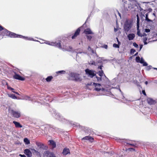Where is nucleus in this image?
<instances>
[{"instance_id":"obj_6","label":"nucleus","mask_w":157,"mask_h":157,"mask_svg":"<svg viewBox=\"0 0 157 157\" xmlns=\"http://www.w3.org/2000/svg\"><path fill=\"white\" fill-rule=\"evenodd\" d=\"M44 43L48 44L50 45L54 46L58 48V47H60V41L57 42L56 41L55 42H50L49 41H46Z\"/></svg>"},{"instance_id":"obj_40","label":"nucleus","mask_w":157,"mask_h":157,"mask_svg":"<svg viewBox=\"0 0 157 157\" xmlns=\"http://www.w3.org/2000/svg\"><path fill=\"white\" fill-rule=\"evenodd\" d=\"M88 50L89 51H91L92 53H94L93 50L90 48V46H89L88 48Z\"/></svg>"},{"instance_id":"obj_14","label":"nucleus","mask_w":157,"mask_h":157,"mask_svg":"<svg viewBox=\"0 0 157 157\" xmlns=\"http://www.w3.org/2000/svg\"><path fill=\"white\" fill-rule=\"evenodd\" d=\"M80 31V28H78L75 32L74 34L72 36V39H74L79 34Z\"/></svg>"},{"instance_id":"obj_9","label":"nucleus","mask_w":157,"mask_h":157,"mask_svg":"<svg viewBox=\"0 0 157 157\" xmlns=\"http://www.w3.org/2000/svg\"><path fill=\"white\" fill-rule=\"evenodd\" d=\"M24 154L27 157H31L32 156V151L30 149H26L24 150Z\"/></svg>"},{"instance_id":"obj_23","label":"nucleus","mask_w":157,"mask_h":157,"mask_svg":"<svg viewBox=\"0 0 157 157\" xmlns=\"http://www.w3.org/2000/svg\"><path fill=\"white\" fill-rule=\"evenodd\" d=\"M66 71L64 70H61L59 71H58L56 72V74L58 75H62V74H64L65 73H66Z\"/></svg>"},{"instance_id":"obj_19","label":"nucleus","mask_w":157,"mask_h":157,"mask_svg":"<svg viewBox=\"0 0 157 157\" xmlns=\"http://www.w3.org/2000/svg\"><path fill=\"white\" fill-rule=\"evenodd\" d=\"M31 150L32 151V153H33V155H40V153L34 149H31Z\"/></svg>"},{"instance_id":"obj_47","label":"nucleus","mask_w":157,"mask_h":157,"mask_svg":"<svg viewBox=\"0 0 157 157\" xmlns=\"http://www.w3.org/2000/svg\"><path fill=\"white\" fill-rule=\"evenodd\" d=\"M150 31V30L149 29H145V32L146 33H149Z\"/></svg>"},{"instance_id":"obj_63","label":"nucleus","mask_w":157,"mask_h":157,"mask_svg":"<svg viewBox=\"0 0 157 157\" xmlns=\"http://www.w3.org/2000/svg\"><path fill=\"white\" fill-rule=\"evenodd\" d=\"M117 41L118 44H120L121 43H120V42L118 40L117 38Z\"/></svg>"},{"instance_id":"obj_27","label":"nucleus","mask_w":157,"mask_h":157,"mask_svg":"<svg viewBox=\"0 0 157 157\" xmlns=\"http://www.w3.org/2000/svg\"><path fill=\"white\" fill-rule=\"evenodd\" d=\"M89 64L91 65H94L96 66L97 65V63L95 62L94 61L91 60L89 62Z\"/></svg>"},{"instance_id":"obj_31","label":"nucleus","mask_w":157,"mask_h":157,"mask_svg":"<svg viewBox=\"0 0 157 157\" xmlns=\"http://www.w3.org/2000/svg\"><path fill=\"white\" fill-rule=\"evenodd\" d=\"M147 38V37H145L143 39V42L144 44L146 45L147 44V43L146 42Z\"/></svg>"},{"instance_id":"obj_13","label":"nucleus","mask_w":157,"mask_h":157,"mask_svg":"<svg viewBox=\"0 0 157 157\" xmlns=\"http://www.w3.org/2000/svg\"><path fill=\"white\" fill-rule=\"evenodd\" d=\"M147 101V103L150 105L154 104L155 103V101L151 98H148Z\"/></svg>"},{"instance_id":"obj_22","label":"nucleus","mask_w":157,"mask_h":157,"mask_svg":"<svg viewBox=\"0 0 157 157\" xmlns=\"http://www.w3.org/2000/svg\"><path fill=\"white\" fill-rule=\"evenodd\" d=\"M49 142L50 144L52 146V147L54 148L56 147V144L53 140H49Z\"/></svg>"},{"instance_id":"obj_29","label":"nucleus","mask_w":157,"mask_h":157,"mask_svg":"<svg viewBox=\"0 0 157 157\" xmlns=\"http://www.w3.org/2000/svg\"><path fill=\"white\" fill-rule=\"evenodd\" d=\"M137 17V26H139V25L140 19L138 14L136 15Z\"/></svg>"},{"instance_id":"obj_3","label":"nucleus","mask_w":157,"mask_h":157,"mask_svg":"<svg viewBox=\"0 0 157 157\" xmlns=\"http://www.w3.org/2000/svg\"><path fill=\"white\" fill-rule=\"evenodd\" d=\"M85 72L88 76L91 78H92L93 77L96 75L95 71L94 70L87 68L85 70Z\"/></svg>"},{"instance_id":"obj_46","label":"nucleus","mask_w":157,"mask_h":157,"mask_svg":"<svg viewBox=\"0 0 157 157\" xmlns=\"http://www.w3.org/2000/svg\"><path fill=\"white\" fill-rule=\"evenodd\" d=\"M143 64V65L144 66H147L148 65V64L147 63L144 61L143 63H142Z\"/></svg>"},{"instance_id":"obj_54","label":"nucleus","mask_w":157,"mask_h":157,"mask_svg":"<svg viewBox=\"0 0 157 157\" xmlns=\"http://www.w3.org/2000/svg\"><path fill=\"white\" fill-rule=\"evenodd\" d=\"M129 149L131 151H135V150L134 149L132 148H130Z\"/></svg>"},{"instance_id":"obj_61","label":"nucleus","mask_w":157,"mask_h":157,"mask_svg":"<svg viewBox=\"0 0 157 157\" xmlns=\"http://www.w3.org/2000/svg\"><path fill=\"white\" fill-rule=\"evenodd\" d=\"M118 30V29L117 28H114V31L115 32H116Z\"/></svg>"},{"instance_id":"obj_45","label":"nucleus","mask_w":157,"mask_h":157,"mask_svg":"<svg viewBox=\"0 0 157 157\" xmlns=\"http://www.w3.org/2000/svg\"><path fill=\"white\" fill-rule=\"evenodd\" d=\"M137 35L139 36H140V37H142V36H141V33L140 32V31H139V30H138L137 32Z\"/></svg>"},{"instance_id":"obj_57","label":"nucleus","mask_w":157,"mask_h":157,"mask_svg":"<svg viewBox=\"0 0 157 157\" xmlns=\"http://www.w3.org/2000/svg\"><path fill=\"white\" fill-rule=\"evenodd\" d=\"M142 92L144 95H146V93L145 91L144 90H143L142 91Z\"/></svg>"},{"instance_id":"obj_35","label":"nucleus","mask_w":157,"mask_h":157,"mask_svg":"<svg viewBox=\"0 0 157 157\" xmlns=\"http://www.w3.org/2000/svg\"><path fill=\"white\" fill-rule=\"evenodd\" d=\"M89 136H86L84 137H83V138H82V140H89Z\"/></svg>"},{"instance_id":"obj_21","label":"nucleus","mask_w":157,"mask_h":157,"mask_svg":"<svg viewBox=\"0 0 157 157\" xmlns=\"http://www.w3.org/2000/svg\"><path fill=\"white\" fill-rule=\"evenodd\" d=\"M46 128H48V131L49 132H51L52 131H54L56 129V128H53L51 126H48L46 127Z\"/></svg>"},{"instance_id":"obj_17","label":"nucleus","mask_w":157,"mask_h":157,"mask_svg":"<svg viewBox=\"0 0 157 157\" xmlns=\"http://www.w3.org/2000/svg\"><path fill=\"white\" fill-rule=\"evenodd\" d=\"M13 123L15 124V126L17 128H22V126L18 122L14 121Z\"/></svg>"},{"instance_id":"obj_15","label":"nucleus","mask_w":157,"mask_h":157,"mask_svg":"<svg viewBox=\"0 0 157 157\" xmlns=\"http://www.w3.org/2000/svg\"><path fill=\"white\" fill-rule=\"evenodd\" d=\"M135 37V35L133 33L129 34L127 35V38L129 40H132Z\"/></svg>"},{"instance_id":"obj_48","label":"nucleus","mask_w":157,"mask_h":157,"mask_svg":"<svg viewBox=\"0 0 157 157\" xmlns=\"http://www.w3.org/2000/svg\"><path fill=\"white\" fill-rule=\"evenodd\" d=\"M93 140V138L90 136H89V138L88 140H89L90 141H92Z\"/></svg>"},{"instance_id":"obj_1","label":"nucleus","mask_w":157,"mask_h":157,"mask_svg":"<svg viewBox=\"0 0 157 157\" xmlns=\"http://www.w3.org/2000/svg\"><path fill=\"white\" fill-rule=\"evenodd\" d=\"M132 25V21L129 19H126L124 24V30L127 33L131 29Z\"/></svg>"},{"instance_id":"obj_55","label":"nucleus","mask_w":157,"mask_h":157,"mask_svg":"<svg viewBox=\"0 0 157 157\" xmlns=\"http://www.w3.org/2000/svg\"><path fill=\"white\" fill-rule=\"evenodd\" d=\"M19 156L21 157H26V156L24 155L19 154Z\"/></svg>"},{"instance_id":"obj_10","label":"nucleus","mask_w":157,"mask_h":157,"mask_svg":"<svg viewBox=\"0 0 157 157\" xmlns=\"http://www.w3.org/2000/svg\"><path fill=\"white\" fill-rule=\"evenodd\" d=\"M15 75L13 76V78L15 79L19 80L21 81H24L25 78L17 74L16 72H14Z\"/></svg>"},{"instance_id":"obj_36","label":"nucleus","mask_w":157,"mask_h":157,"mask_svg":"<svg viewBox=\"0 0 157 157\" xmlns=\"http://www.w3.org/2000/svg\"><path fill=\"white\" fill-rule=\"evenodd\" d=\"M113 47L115 48H119V46L118 45V44H114L113 45Z\"/></svg>"},{"instance_id":"obj_62","label":"nucleus","mask_w":157,"mask_h":157,"mask_svg":"<svg viewBox=\"0 0 157 157\" xmlns=\"http://www.w3.org/2000/svg\"><path fill=\"white\" fill-rule=\"evenodd\" d=\"M101 90L102 91H104L105 90V88H101Z\"/></svg>"},{"instance_id":"obj_52","label":"nucleus","mask_w":157,"mask_h":157,"mask_svg":"<svg viewBox=\"0 0 157 157\" xmlns=\"http://www.w3.org/2000/svg\"><path fill=\"white\" fill-rule=\"evenodd\" d=\"M8 89L9 90H14V89L11 87H10V86H8V87H7Z\"/></svg>"},{"instance_id":"obj_41","label":"nucleus","mask_w":157,"mask_h":157,"mask_svg":"<svg viewBox=\"0 0 157 157\" xmlns=\"http://www.w3.org/2000/svg\"><path fill=\"white\" fill-rule=\"evenodd\" d=\"M74 125L75 126H76V127H78L79 128H81L82 126L80 125L79 124H76H76H74Z\"/></svg>"},{"instance_id":"obj_59","label":"nucleus","mask_w":157,"mask_h":157,"mask_svg":"<svg viewBox=\"0 0 157 157\" xmlns=\"http://www.w3.org/2000/svg\"><path fill=\"white\" fill-rule=\"evenodd\" d=\"M103 48L105 49H107L108 48V46L107 45H105L103 46Z\"/></svg>"},{"instance_id":"obj_58","label":"nucleus","mask_w":157,"mask_h":157,"mask_svg":"<svg viewBox=\"0 0 157 157\" xmlns=\"http://www.w3.org/2000/svg\"><path fill=\"white\" fill-rule=\"evenodd\" d=\"M4 29V28L0 25V31Z\"/></svg>"},{"instance_id":"obj_33","label":"nucleus","mask_w":157,"mask_h":157,"mask_svg":"<svg viewBox=\"0 0 157 157\" xmlns=\"http://www.w3.org/2000/svg\"><path fill=\"white\" fill-rule=\"evenodd\" d=\"M152 68V66L151 65H149V66H147L146 68V70L147 71H149Z\"/></svg>"},{"instance_id":"obj_26","label":"nucleus","mask_w":157,"mask_h":157,"mask_svg":"<svg viewBox=\"0 0 157 157\" xmlns=\"http://www.w3.org/2000/svg\"><path fill=\"white\" fill-rule=\"evenodd\" d=\"M53 78V77L52 76H48L46 79V81L47 82H50Z\"/></svg>"},{"instance_id":"obj_38","label":"nucleus","mask_w":157,"mask_h":157,"mask_svg":"<svg viewBox=\"0 0 157 157\" xmlns=\"http://www.w3.org/2000/svg\"><path fill=\"white\" fill-rule=\"evenodd\" d=\"M96 78L97 79V80L98 82H100L102 80V78L101 77H99L97 76H96Z\"/></svg>"},{"instance_id":"obj_50","label":"nucleus","mask_w":157,"mask_h":157,"mask_svg":"<svg viewBox=\"0 0 157 157\" xmlns=\"http://www.w3.org/2000/svg\"><path fill=\"white\" fill-rule=\"evenodd\" d=\"M90 15H89L88 17H87V19L85 23L83 25V26H84L85 25V24L86 23V22L89 19H90Z\"/></svg>"},{"instance_id":"obj_37","label":"nucleus","mask_w":157,"mask_h":157,"mask_svg":"<svg viewBox=\"0 0 157 157\" xmlns=\"http://www.w3.org/2000/svg\"><path fill=\"white\" fill-rule=\"evenodd\" d=\"M26 38H24L25 39L27 40H33L35 41V40L33 39V38H28L27 37H26Z\"/></svg>"},{"instance_id":"obj_56","label":"nucleus","mask_w":157,"mask_h":157,"mask_svg":"<svg viewBox=\"0 0 157 157\" xmlns=\"http://www.w3.org/2000/svg\"><path fill=\"white\" fill-rule=\"evenodd\" d=\"M76 53H77V55L79 54H81L82 53H84V54L86 53H85V52H76Z\"/></svg>"},{"instance_id":"obj_20","label":"nucleus","mask_w":157,"mask_h":157,"mask_svg":"<svg viewBox=\"0 0 157 157\" xmlns=\"http://www.w3.org/2000/svg\"><path fill=\"white\" fill-rule=\"evenodd\" d=\"M148 13H147L145 14V21L148 22H153V21L152 20H151L148 18Z\"/></svg>"},{"instance_id":"obj_34","label":"nucleus","mask_w":157,"mask_h":157,"mask_svg":"<svg viewBox=\"0 0 157 157\" xmlns=\"http://www.w3.org/2000/svg\"><path fill=\"white\" fill-rule=\"evenodd\" d=\"M140 58L139 56L136 57V61L138 63H139L140 61Z\"/></svg>"},{"instance_id":"obj_49","label":"nucleus","mask_w":157,"mask_h":157,"mask_svg":"<svg viewBox=\"0 0 157 157\" xmlns=\"http://www.w3.org/2000/svg\"><path fill=\"white\" fill-rule=\"evenodd\" d=\"M98 63H101L102 62V59L101 58H99V59L98 61Z\"/></svg>"},{"instance_id":"obj_44","label":"nucleus","mask_w":157,"mask_h":157,"mask_svg":"<svg viewBox=\"0 0 157 157\" xmlns=\"http://www.w3.org/2000/svg\"><path fill=\"white\" fill-rule=\"evenodd\" d=\"M86 37L87 39L90 40L92 38V36H91L87 35L86 36Z\"/></svg>"},{"instance_id":"obj_18","label":"nucleus","mask_w":157,"mask_h":157,"mask_svg":"<svg viewBox=\"0 0 157 157\" xmlns=\"http://www.w3.org/2000/svg\"><path fill=\"white\" fill-rule=\"evenodd\" d=\"M69 153H70V151L69 149L64 148L63 149V155H66Z\"/></svg>"},{"instance_id":"obj_24","label":"nucleus","mask_w":157,"mask_h":157,"mask_svg":"<svg viewBox=\"0 0 157 157\" xmlns=\"http://www.w3.org/2000/svg\"><path fill=\"white\" fill-rule=\"evenodd\" d=\"M2 30H3V32L4 33V34H3V35L8 36V33L10 31L4 28V29H3Z\"/></svg>"},{"instance_id":"obj_2","label":"nucleus","mask_w":157,"mask_h":157,"mask_svg":"<svg viewBox=\"0 0 157 157\" xmlns=\"http://www.w3.org/2000/svg\"><path fill=\"white\" fill-rule=\"evenodd\" d=\"M69 79L70 80L78 81L80 79L79 75L74 73H71L69 74Z\"/></svg>"},{"instance_id":"obj_39","label":"nucleus","mask_w":157,"mask_h":157,"mask_svg":"<svg viewBox=\"0 0 157 157\" xmlns=\"http://www.w3.org/2000/svg\"><path fill=\"white\" fill-rule=\"evenodd\" d=\"M133 46L135 48H138V45L136 43L134 42L133 43Z\"/></svg>"},{"instance_id":"obj_28","label":"nucleus","mask_w":157,"mask_h":157,"mask_svg":"<svg viewBox=\"0 0 157 157\" xmlns=\"http://www.w3.org/2000/svg\"><path fill=\"white\" fill-rule=\"evenodd\" d=\"M9 96L13 99H17V97L14 94H10L8 95Z\"/></svg>"},{"instance_id":"obj_25","label":"nucleus","mask_w":157,"mask_h":157,"mask_svg":"<svg viewBox=\"0 0 157 157\" xmlns=\"http://www.w3.org/2000/svg\"><path fill=\"white\" fill-rule=\"evenodd\" d=\"M24 141L26 144L28 145L30 144L29 140L26 138H25L24 139Z\"/></svg>"},{"instance_id":"obj_43","label":"nucleus","mask_w":157,"mask_h":157,"mask_svg":"<svg viewBox=\"0 0 157 157\" xmlns=\"http://www.w3.org/2000/svg\"><path fill=\"white\" fill-rule=\"evenodd\" d=\"M144 60L143 58L142 57H141V59H140V61L139 63H140L141 64H142L144 62Z\"/></svg>"},{"instance_id":"obj_16","label":"nucleus","mask_w":157,"mask_h":157,"mask_svg":"<svg viewBox=\"0 0 157 157\" xmlns=\"http://www.w3.org/2000/svg\"><path fill=\"white\" fill-rule=\"evenodd\" d=\"M84 32L86 34H93V33L92 32L91 30L90 29H87L84 30Z\"/></svg>"},{"instance_id":"obj_64","label":"nucleus","mask_w":157,"mask_h":157,"mask_svg":"<svg viewBox=\"0 0 157 157\" xmlns=\"http://www.w3.org/2000/svg\"><path fill=\"white\" fill-rule=\"evenodd\" d=\"M117 41L118 44H120L121 43H120V42L118 40L117 38Z\"/></svg>"},{"instance_id":"obj_30","label":"nucleus","mask_w":157,"mask_h":157,"mask_svg":"<svg viewBox=\"0 0 157 157\" xmlns=\"http://www.w3.org/2000/svg\"><path fill=\"white\" fill-rule=\"evenodd\" d=\"M99 73V75L101 76V77L103 76V74H104L103 71V70H101V71H99L98 72Z\"/></svg>"},{"instance_id":"obj_32","label":"nucleus","mask_w":157,"mask_h":157,"mask_svg":"<svg viewBox=\"0 0 157 157\" xmlns=\"http://www.w3.org/2000/svg\"><path fill=\"white\" fill-rule=\"evenodd\" d=\"M136 52V50L135 49L132 48L130 50V54L132 55L134 53V52Z\"/></svg>"},{"instance_id":"obj_53","label":"nucleus","mask_w":157,"mask_h":157,"mask_svg":"<svg viewBox=\"0 0 157 157\" xmlns=\"http://www.w3.org/2000/svg\"><path fill=\"white\" fill-rule=\"evenodd\" d=\"M102 67H103V66L101 65H100V66H98V68L100 69L101 70H102Z\"/></svg>"},{"instance_id":"obj_8","label":"nucleus","mask_w":157,"mask_h":157,"mask_svg":"<svg viewBox=\"0 0 157 157\" xmlns=\"http://www.w3.org/2000/svg\"><path fill=\"white\" fill-rule=\"evenodd\" d=\"M11 112L13 117L15 118H19L21 116V112L19 111L12 110Z\"/></svg>"},{"instance_id":"obj_4","label":"nucleus","mask_w":157,"mask_h":157,"mask_svg":"<svg viewBox=\"0 0 157 157\" xmlns=\"http://www.w3.org/2000/svg\"><path fill=\"white\" fill-rule=\"evenodd\" d=\"M60 47H58V48L62 49L63 51H66L71 52L72 50V48L71 46L67 47L65 45L61 44L60 42Z\"/></svg>"},{"instance_id":"obj_42","label":"nucleus","mask_w":157,"mask_h":157,"mask_svg":"<svg viewBox=\"0 0 157 157\" xmlns=\"http://www.w3.org/2000/svg\"><path fill=\"white\" fill-rule=\"evenodd\" d=\"M39 146H40V148H42L44 149H45L46 148V147L45 146L44 147V145L43 144H40V145H39Z\"/></svg>"},{"instance_id":"obj_7","label":"nucleus","mask_w":157,"mask_h":157,"mask_svg":"<svg viewBox=\"0 0 157 157\" xmlns=\"http://www.w3.org/2000/svg\"><path fill=\"white\" fill-rule=\"evenodd\" d=\"M53 116L56 119L60 121H63V119H64L63 117L59 113H56L54 114Z\"/></svg>"},{"instance_id":"obj_51","label":"nucleus","mask_w":157,"mask_h":157,"mask_svg":"<svg viewBox=\"0 0 157 157\" xmlns=\"http://www.w3.org/2000/svg\"><path fill=\"white\" fill-rule=\"evenodd\" d=\"M143 45L142 44H140V50H139V51H140L141 50V49L142 48H143Z\"/></svg>"},{"instance_id":"obj_5","label":"nucleus","mask_w":157,"mask_h":157,"mask_svg":"<svg viewBox=\"0 0 157 157\" xmlns=\"http://www.w3.org/2000/svg\"><path fill=\"white\" fill-rule=\"evenodd\" d=\"M8 36L11 37H19L22 38H26L25 36H23L21 35H17L10 32H9Z\"/></svg>"},{"instance_id":"obj_11","label":"nucleus","mask_w":157,"mask_h":157,"mask_svg":"<svg viewBox=\"0 0 157 157\" xmlns=\"http://www.w3.org/2000/svg\"><path fill=\"white\" fill-rule=\"evenodd\" d=\"M93 84L95 86V90L96 91L99 92L101 90V85L100 84L94 82Z\"/></svg>"},{"instance_id":"obj_60","label":"nucleus","mask_w":157,"mask_h":157,"mask_svg":"<svg viewBox=\"0 0 157 157\" xmlns=\"http://www.w3.org/2000/svg\"><path fill=\"white\" fill-rule=\"evenodd\" d=\"M141 36H142V37L146 36H147V34L145 33H144L143 35H141Z\"/></svg>"},{"instance_id":"obj_12","label":"nucleus","mask_w":157,"mask_h":157,"mask_svg":"<svg viewBox=\"0 0 157 157\" xmlns=\"http://www.w3.org/2000/svg\"><path fill=\"white\" fill-rule=\"evenodd\" d=\"M53 153L48 151H45L43 153V156L44 157H51Z\"/></svg>"}]
</instances>
